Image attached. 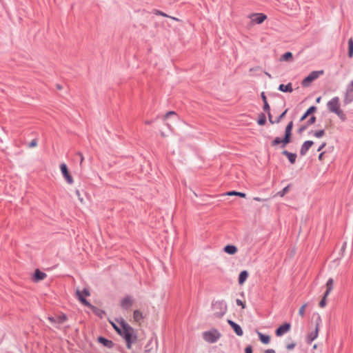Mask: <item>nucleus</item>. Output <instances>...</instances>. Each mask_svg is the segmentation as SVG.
<instances>
[{
	"instance_id": "nucleus-1",
	"label": "nucleus",
	"mask_w": 353,
	"mask_h": 353,
	"mask_svg": "<svg viewBox=\"0 0 353 353\" xmlns=\"http://www.w3.org/2000/svg\"><path fill=\"white\" fill-rule=\"evenodd\" d=\"M118 323L119 325L113 323L112 325L118 334L124 339L128 349H131L132 343L137 340V332L124 319H121Z\"/></svg>"
},
{
	"instance_id": "nucleus-2",
	"label": "nucleus",
	"mask_w": 353,
	"mask_h": 353,
	"mask_svg": "<svg viewBox=\"0 0 353 353\" xmlns=\"http://www.w3.org/2000/svg\"><path fill=\"white\" fill-rule=\"evenodd\" d=\"M327 109L336 114L342 121L346 119V116L340 108L339 99L337 97H333L327 103Z\"/></svg>"
},
{
	"instance_id": "nucleus-3",
	"label": "nucleus",
	"mask_w": 353,
	"mask_h": 353,
	"mask_svg": "<svg viewBox=\"0 0 353 353\" xmlns=\"http://www.w3.org/2000/svg\"><path fill=\"white\" fill-rule=\"evenodd\" d=\"M221 336V334L216 329H211L203 333V339L209 343H216Z\"/></svg>"
},
{
	"instance_id": "nucleus-4",
	"label": "nucleus",
	"mask_w": 353,
	"mask_h": 353,
	"mask_svg": "<svg viewBox=\"0 0 353 353\" xmlns=\"http://www.w3.org/2000/svg\"><path fill=\"white\" fill-rule=\"evenodd\" d=\"M323 73V70H314L311 72L306 77H305L301 81V85L303 87H308L311 83L316 79L320 74Z\"/></svg>"
},
{
	"instance_id": "nucleus-5",
	"label": "nucleus",
	"mask_w": 353,
	"mask_h": 353,
	"mask_svg": "<svg viewBox=\"0 0 353 353\" xmlns=\"http://www.w3.org/2000/svg\"><path fill=\"white\" fill-rule=\"evenodd\" d=\"M321 321V317H320V316H319L317 318V322H316V325L314 331L308 334V335L307 336L306 341H307V343H311L318 336L319 327V323Z\"/></svg>"
},
{
	"instance_id": "nucleus-6",
	"label": "nucleus",
	"mask_w": 353,
	"mask_h": 353,
	"mask_svg": "<svg viewBox=\"0 0 353 353\" xmlns=\"http://www.w3.org/2000/svg\"><path fill=\"white\" fill-rule=\"evenodd\" d=\"M249 17L256 24H261L267 19V16L263 13H253Z\"/></svg>"
},
{
	"instance_id": "nucleus-7",
	"label": "nucleus",
	"mask_w": 353,
	"mask_h": 353,
	"mask_svg": "<svg viewBox=\"0 0 353 353\" xmlns=\"http://www.w3.org/2000/svg\"><path fill=\"white\" fill-rule=\"evenodd\" d=\"M60 170H61V172L63 177L68 182V183L72 184L73 179H72V176L68 172L67 165L65 163H61L60 165Z\"/></svg>"
},
{
	"instance_id": "nucleus-8",
	"label": "nucleus",
	"mask_w": 353,
	"mask_h": 353,
	"mask_svg": "<svg viewBox=\"0 0 353 353\" xmlns=\"http://www.w3.org/2000/svg\"><path fill=\"white\" fill-rule=\"evenodd\" d=\"M290 330V324L288 323H285L283 325L279 327L276 330V335L277 336H281L284 334L289 332Z\"/></svg>"
},
{
	"instance_id": "nucleus-9",
	"label": "nucleus",
	"mask_w": 353,
	"mask_h": 353,
	"mask_svg": "<svg viewBox=\"0 0 353 353\" xmlns=\"http://www.w3.org/2000/svg\"><path fill=\"white\" fill-rule=\"evenodd\" d=\"M228 323L232 327L236 335L241 336L243 334V332L239 325L232 320H228Z\"/></svg>"
},
{
	"instance_id": "nucleus-10",
	"label": "nucleus",
	"mask_w": 353,
	"mask_h": 353,
	"mask_svg": "<svg viewBox=\"0 0 353 353\" xmlns=\"http://www.w3.org/2000/svg\"><path fill=\"white\" fill-rule=\"evenodd\" d=\"M293 128V122L290 121L288 123L285 128V137H284V141L285 142H290V137H291V132Z\"/></svg>"
},
{
	"instance_id": "nucleus-11",
	"label": "nucleus",
	"mask_w": 353,
	"mask_h": 353,
	"mask_svg": "<svg viewBox=\"0 0 353 353\" xmlns=\"http://www.w3.org/2000/svg\"><path fill=\"white\" fill-rule=\"evenodd\" d=\"M314 144V142L312 141H305L303 145H301V150H300V154L302 156H304L309 149L311 148V146Z\"/></svg>"
},
{
	"instance_id": "nucleus-12",
	"label": "nucleus",
	"mask_w": 353,
	"mask_h": 353,
	"mask_svg": "<svg viewBox=\"0 0 353 353\" xmlns=\"http://www.w3.org/2000/svg\"><path fill=\"white\" fill-rule=\"evenodd\" d=\"M47 276L46 274L40 271L39 269H37L34 272V274L33 276V280L35 282H39L40 281L43 280Z\"/></svg>"
},
{
	"instance_id": "nucleus-13",
	"label": "nucleus",
	"mask_w": 353,
	"mask_h": 353,
	"mask_svg": "<svg viewBox=\"0 0 353 353\" xmlns=\"http://www.w3.org/2000/svg\"><path fill=\"white\" fill-rule=\"evenodd\" d=\"M133 301L130 296H126L123 299H122L121 302V306L123 309H128L132 305Z\"/></svg>"
},
{
	"instance_id": "nucleus-14",
	"label": "nucleus",
	"mask_w": 353,
	"mask_h": 353,
	"mask_svg": "<svg viewBox=\"0 0 353 353\" xmlns=\"http://www.w3.org/2000/svg\"><path fill=\"white\" fill-rule=\"evenodd\" d=\"M334 288V280L330 278L327 280L326 283V291L325 292V296H327Z\"/></svg>"
},
{
	"instance_id": "nucleus-15",
	"label": "nucleus",
	"mask_w": 353,
	"mask_h": 353,
	"mask_svg": "<svg viewBox=\"0 0 353 353\" xmlns=\"http://www.w3.org/2000/svg\"><path fill=\"white\" fill-rule=\"evenodd\" d=\"M98 341L108 348H111L114 345V343L112 341L106 339L102 336L98 338Z\"/></svg>"
},
{
	"instance_id": "nucleus-16",
	"label": "nucleus",
	"mask_w": 353,
	"mask_h": 353,
	"mask_svg": "<svg viewBox=\"0 0 353 353\" xmlns=\"http://www.w3.org/2000/svg\"><path fill=\"white\" fill-rule=\"evenodd\" d=\"M283 154L286 156L291 163H294L296 159V154L295 153H291L287 150L283 151Z\"/></svg>"
},
{
	"instance_id": "nucleus-17",
	"label": "nucleus",
	"mask_w": 353,
	"mask_h": 353,
	"mask_svg": "<svg viewBox=\"0 0 353 353\" xmlns=\"http://www.w3.org/2000/svg\"><path fill=\"white\" fill-rule=\"evenodd\" d=\"M248 277V272L246 270L241 271L239 276V283L242 285Z\"/></svg>"
},
{
	"instance_id": "nucleus-18",
	"label": "nucleus",
	"mask_w": 353,
	"mask_h": 353,
	"mask_svg": "<svg viewBox=\"0 0 353 353\" xmlns=\"http://www.w3.org/2000/svg\"><path fill=\"white\" fill-rule=\"evenodd\" d=\"M77 297L79 300L85 305L90 306V303L84 298V295L82 294L81 291L77 290L76 292Z\"/></svg>"
},
{
	"instance_id": "nucleus-19",
	"label": "nucleus",
	"mask_w": 353,
	"mask_h": 353,
	"mask_svg": "<svg viewBox=\"0 0 353 353\" xmlns=\"http://www.w3.org/2000/svg\"><path fill=\"white\" fill-rule=\"evenodd\" d=\"M224 251L229 254H234L237 252V248L233 245H228L224 248Z\"/></svg>"
},
{
	"instance_id": "nucleus-20",
	"label": "nucleus",
	"mask_w": 353,
	"mask_h": 353,
	"mask_svg": "<svg viewBox=\"0 0 353 353\" xmlns=\"http://www.w3.org/2000/svg\"><path fill=\"white\" fill-rule=\"evenodd\" d=\"M290 142H285L284 141V138L283 139H281L280 137H276L272 143V145H279L280 143H282V147H285L288 143H289Z\"/></svg>"
},
{
	"instance_id": "nucleus-21",
	"label": "nucleus",
	"mask_w": 353,
	"mask_h": 353,
	"mask_svg": "<svg viewBox=\"0 0 353 353\" xmlns=\"http://www.w3.org/2000/svg\"><path fill=\"white\" fill-rule=\"evenodd\" d=\"M258 335L260 341L264 344H268L270 341V338L268 335L263 334L261 332H258Z\"/></svg>"
},
{
	"instance_id": "nucleus-22",
	"label": "nucleus",
	"mask_w": 353,
	"mask_h": 353,
	"mask_svg": "<svg viewBox=\"0 0 353 353\" xmlns=\"http://www.w3.org/2000/svg\"><path fill=\"white\" fill-rule=\"evenodd\" d=\"M293 59V54L291 52H285L281 57V61H292Z\"/></svg>"
},
{
	"instance_id": "nucleus-23",
	"label": "nucleus",
	"mask_w": 353,
	"mask_h": 353,
	"mask_svg": "<svg viewBox=\"0 0 353 353\" xmlns=\"http://www.w3.org/2000/svg\"><path fill=\"white\" fill-rule=\"evenodd\" d=\"M316 108L314 106H311L310 108H309L305 112V113L301 117L300 121H303V120H305L307 117V116L311 113L314 112L316 110Z\"/></svg>"
},
{
	"instance_id": "nucleus-24",
	"label": "nucleus",
	"mask_w": 353,
	"mask_h": 353,
	"mask_svg": "<svg viewBox=\"0 0 353 353\" xmlns=\"http://www.w3.org/2000/svg\"><path fill=\"white\" fill-rule=\"evenodd\" d=\"M347 55L350 58L353 57V39L350 38L348 40V53Z\"/></svg>"
},
{
	"instance_id": "nucleus-25",
	"label": "nucleus",
	"mask_w": 353,
	"mask_h": 353,
	"mask_svg": "<svg viewBox=\"0 0 353 353\" xmlns=\"http://www.w3.org/2000/svg\"><path fill=\"white\" fill-rule=\"evenodd\" d=\"M66 319H67V317L65 314L57 315V316H56L55 323L61 324L63 322H65L66 321Z\"/></svg>"
},
{
	"instance_id": "nucleus-26",
	"label": "nucleus",
	"mask_w": 353,
	"mask_h": 353,
	"mask_svg": "<svg viewBox=\"0 0 353 353\" xmlns=\"http://www.w3.org/2000/svg\"><path fill=\"white\" fill-rule=\"evenodd\" d=\"M133 318L135 321L139 322L143 319V314L139 310H135L133 314Z\"/></svg>"
},
{
	"instance_id": "nucleus-27",
	"label": "nucleus",
	"mask_w": 353,
	"mask_h": 353,
	"mask_svg": "<svg viewBox=\"0 0 353 353\" xmlns=\"http://www.w3.org/2000/svg\"><path fill=\"white\" fill-rule=\"evenodd\" d=\"M257 123L260 125H263L266 123V117L263 113L259 114Z\"/></svg>"
},
{
	"instance_id": "nucleus-28",
	"label": "nucleus",
	"mask_w": 353,
	"mask_h": 353,
	"mask_svg": "<svg viewBox=\"0 0 353 353\" xmlns=\"http://www.w3.org/2000/svg\"><path fill=\"white\" fill-rule=\"evenodd\" d=\"M227 195H229V196L235 195V196H239L241 197H245V193L240 192H236V191L229 192L227 193Z\"/></svg>"
},
{
	"instance_id": "nucleus-29",
	"label": "nucleus",
	"mask_w": 353,
	"mask_h": 353,
	"mask_svg": "<svg viewBox=\"0 0 353 353\" xmlns=\"http://www.w3.org/2000/svg\"><path fill=\"white\" fill-rule=\"evenodd\" d=\"M290 189V185H287L281 191L277 192V195L280 197H283L287 192H288Z\"/></svg>"
},
{
	"instance_id": "nucleus-30",
	"label": "nucleus",
	"mask_w": 353,
	"mask_h": 353,
	"mask_svg": "<svg viewBox=\"0 0 353 353\" xmlns=\"http://www.w3.org/2000/svg\"><path fill=\"white\" fill-rule=\"evenodd\" d=\"M307 306V303H304L299 309V314L301 317L305 316V308Z\"/></svg>"
},
{
	"instance_id": "nucleus-31",
	"label": "nucleus",
	"mask_w": 353,
	"mask_h": 353,
	"mask_svg": "<svg viewBox=\"0 0 353 353\" xmlns=\"http://www.w3.org/2000/svg\"><path fill=\"white\" fill-rule=\"evenodd\" d=\"M325 134V130H319V131H316L314 133V135L317 137V138H321L322 137L323 135Z\"/></svg>"
},
{
	"instance_id": "nucleus-32",
	"label": "nucleus",
	"mask_w": 353,
	"mask_h": 353,
	"mask_svg": "<svg viewBox=\"0 0 353 353\" xmlns=\"http://www.w3.org/2000/svg\"><path fill=\"white\" fill-rule=\"evenodd\" d=\"M326 298L327 296H325V294L323 295V299L320 301L319 302V306L321 307H325L326 304H327V302H326Z\"/></svg>"
},
{
	"instance_id": "nucleus-33",
	"label": "nucleus",
	"mask_w": 353,
	"mask_h": 353,
	"mask_svg": "<svg viewBox=\"0 0 353 353\" xmlns=\"http://www.w3.org/2000/svg\"><path fill=\"white\" fill-rule=\"evenodd\" d=\"M277 88H292V83H288L286 85L281 83L280 85H279Z\"/></svg>"
},
{
	"instance_id": "nucleus-34",
	"label": "nucleus",
	"mask_w": 353,
	"mask_h": 353,
	"mask_svg": "<svg viewBox=\"0 0 353 353\" xmlns=\"http://www.w3.org/2000/svg\"><path fill=\"white\" fill-rule=\"evenodd\" d=\"M176 116V114L175 113V112L174 111H170L168 112H167L164 116H163V118L164 119H168L170 116Z\"/></svg>"
},
{
	"instance_id": "nucleus-35",
	"label": "nucleus",
	"mask_w": 353,
	"mask_h": 353,
	"mask_svg": "<svg viewBox=\"0 0 353 353\" xmlns=\"http://www.w3.org/2000/svg\"><path fill=\"white\" fill-rule=\"evenodd\" d=\"M37 145V139H32L28 144L29 148H34Z\"/></svg>"
},
{
	"instance_id": "nucleus-36",
	"label": "nucleus",
	"mask_w": 353,
	"mask_h": 353,
	"mask_svg": "<svg viewBox=\"0 0 353 353\" xmlns=\"http://www.w3.org/2000/svg\"><path fill=\"white\" fill-rule=\"evenodd\" d=\"M316 121V117L314 116H312L310 119L307 121V125H310L312 124H313Z\"/></svg>"
},
{
	"instance_id": "nucleus-37",
	"label": "nucleus",
	"mask_w": 353,
	"mask_h": 353,
	"mask_svg": "<svg viewBox=\"0 0 353 353\" xmlns=\"http://www.w3.org/2000/svg\"><path fill=\"white\" fill-rule=\"evenodd\" d=\"M263 110L268 113L270 112V108L268 102L263 103Z\"/></svg>"
},
{
	"instance_id": "nucleus-38",
	"label": "nucleus",
	"mask_w": 353,
	"mask_h": 353,
	"mask_svg": "<svg viewBox=\"0 0 353 353\" xmlns=\"http://www.w3.org/2000/svg\"><path fill=\"white\" fill-rule=\"evenodd\" d=\"M154 14L156 15H161V16H163V17H168V15L166 14L165 13H164L162 11H160V10H154Z\"/></svg>"
},
{
	"instance_id": "nucleus-39",
	"label": "nucleus",
	"mask_w": 353,
	"mask_h": 353,
	"mask_svg": "<svg viewBox=\"0 0 353 353\" xmlns=\"http://www.w3.org/2000/svg\"><path fill=\"white\" fill-rule=\"evenodd\" d=\"M287 111L288 110H285L283 113L280 114V116L276 119V123L280 122V121L285 117V114L287 113Z\"/></svg>"
},
{
	"instance_id": "nucleus-40",
	"label": "nucleus",
	"mask_w": 353,
	"mask_h": 353,
	"mask_svg": "<svg viewBox=\"0 0 353 353\" xmlns=\"http://www.w3.org/2000/svg\"><path fill=\"white\" fill-rule=\"evenodd\" d=\"M236 305L241 306L242 308H245V304L240 299H236Z\"/></svg>"
},
{
	"instance_id": "nucleus-41",
	"label": "nucleus",
	"mask_w": 353,
	"mask_h": 353,
	"mask_svg": "<svg viewBox=\"0 0 353 353\" xmlns=\"http://www.w3.org/2000/svg\"><path fill=\"white\" fill-rule=\"evenodd\" d=\"M81 292L85 296H90V292L87 288H84Z\"/></svg>"
},
{
	"instance_id": "nucleus-42",
	"label": "nucleus",
	"mask_w": 353,
	"mask_h": 353,
	"mask_svg": "<svg viewBox=\"0 0 353 353\" xmlns=\"http://www.w3.org/2000/svg\"><path fill=\"white\" fill-rule=\"evenodd\" d=\"M77 155H78L79 157V159H80V164L82 163L84 158H83V154L81 152H78L77 153Z\"/></svg>"
},
{
	"instance_id": "nucleus-43",
	"label": "nucleus",
	"mask_w": 353,
	"mask_h": 353,
	"mask_svg": "<svg viewBox=\"0 0 353 353\" xmlns=\"http://www.w3.org/2000/svg\"><path fill=\"white\" fill-rule=\"evenodd\" d=\"M245 353H252V348L250 345H248L245 347Z\"/></svg>"
},
{
	"instance_id": "nucleus-44",
	"label": "nucleus",
	"mask_w": 353,
	"mask_h": 353,
	"mask_svg": "<svg viewBox=\"0 0 353 353\" xmlns=\"http://www.w3.org/2000/svg\"><path fill=\"white\" fill-rule=\"evenodd\" d=\"M307 128V125H303L301 126L299 130V133H301L302 132L305 131L306 130V128Z\"/></svg>"
},
{
	"instance_id": "nucleus-45",
	"label": "nucleus",
	"mask_w": 353,
	"mask_h": 353,
	"mask_svg": "<svg viewBox=\"0 0 353 353\" xmlns=\"http://www.w3.org/2000/svg\"><path fill=\"white\" fill-rule=\"evenodd\" d=\"M261 98H262V100H263V103L268 102L267 101V98H266L265 94V93L263 92H261Z\"/></svg>"
},
{
	"instance_id": "nucleus-46",
	"label": "nucleus",
	"mask_w": 353,
	"mask_h": 353,
	"mask_svg": "<svg viewBox=\"0 0 353 353\" xmlns=\"http://www.w3.org/2000/svg\"><path fill=\"white\" fill-rule=\"evenodd\" d=\"M75 193H76L77 196H78L79 199L80 200V201L82 202L83 201V198L81 197V194H80L79 190H77Z\"/></svg>"
},
{
	"instance_id": "nucleus-47",
	"label": "nucleus",
	"mask_w": 353,
	"mask_h": 353,
	"mask_svg": "<svg viewBox=\"0 0 353 353\" xmlns=\"http://www.w3.org/2000/svg\"><path fill=\"white\" fill-rule=\"evenodd\" d=\"M294 347H295V344H294V343H290V344H288V345H287V348H288V350H292V349H293Z\"/></svg>"
},
{
	"instance_id": "nucleus-48",
	"label": "nucleus",
	"mask_w": 353,
	"mask_h": 353,
	"mask_svg": "<svg viewBox=\"0 0 353 353\" xmlns=\"http://www.w3.org/2000/svg\"><path fill=\"white\" fill-rule=\"evenodd\" d=\"M252 71H260V72H261L262 69L260 67H256L255 68H251L250 69V72H252Z\"/></svg>"
},
{
	"instance_id": "nucleus-49",
	"label": "nucleus",
	"mask_w": 353,
	"mask_h": 353,
	"mask_svg": "<svg viewBox=\"0 0 353 353\" xmlns=\"http://www.w3.org/2000/svg\"><path fill=\"white\" fill-rule=\"evenodd\" d=\"M325 145H326V143H325V142H324V143H322V144L319 147V148H318V150H318L319 152V151H321V150H323V149L325 148Z\"/></svg>"
},
{
	"instance_id": "nucleus-50",
	"label": "nucleus",
	"mask_w": 353,
	"mask_h": 353,
	"mask_svg": "<svg viewBox=\"0 0 353 353\" xmlns=\"http://www.w3.org/2000/svg\"><path fill=\"white\" fill-rule=\"evenodd\" d=\"M48 319H49V321H51L52 323H55L56 316H49V317H48Z\"/></svg>"
},
{
	"instance_id": "nucleus-51",
	"label": "nucleus",
	"mask_w": 353,
	"mask_h": 353,
	"mask_svg": "<svg viewBox=\"0 0 353 353\" xmlns=\"http://www.w3.org/2000/svg\"><path fill=\"white\" fill-rule=\"evenodd\" d=\"M268 117H269V121H270V122L271 123H275L276 121H272V115H271L270 112L268 113Z\"/></svg>"
},
{
	"instance_id": "nucleus-52",
	"label": "nucleus",
	"mask_w": 353,
	"mask_h": 353,
	"mask_svg": "<svg viewBox=\"0 0 353 353\" xmlns=\"http://www.w3.org/2000/svg\"><path fill=\"white\" fill-rule=\"evenodd\" d=\"M254 201H260V202H261V201H264V199H261V198H260V197H254Z\"/></svg>"
},
{
	"instance_id": "nucleus-53",
	"label": "nucleus",
	"mask_w": 353,
	"mask_h": 353,
	"mask_svg": "<svg viewBox=\"0 0 353 353\" xmlns=\"http://www.w3.org/2000/svg\"><path fill=\"white\" fill-rule=\"evenodd\" d=\"M265 353H276L275 351L272 349H268L265 351Z\"/></svg>"
},
{
	"instance_id": "nucleus-54",
	"label": "nucleus",
	"mask_w": 353,
	"mask_h": 353,
	"mask_svg": "<svg viewBox=\"0 0 353 353\" xmlns=\"http://www.w3.org/2000/svg\"><path fill=\"white\" fill-rule=\"evenodd\" d=\"M347 88H353V80L350 83V84L347 85Z\"/></svg>"
},
{
	"instance_id": "nucleus-55",
	"label": "nucleus",
	"mask_w": 353,
	"mask_h": 353,
	"mask_svg": "<svg viewBox=\"0 0 353 353\" xmlns=\"http://www.w3.org/2000/svg\"><path fill=\"white\" fill-rule=\"evenodd\" d=\"M323 154H324V152H321V153L319 155V160H322Z\"/></svg>"
},
{
	"instance_id": "nucleus-56",
	"label": "nucleus",
	"mask_w": 353,
	"mask_h": 353,
	"mask_svg": "<svg viewBox=\"0 0 353 353\" xmlns=\"http://www.w3.org/2000/svg\"><path fill=\"white\" fill-rule=\"evenodd\" d=\"M281 90L284 92H291L293 90Z\"/></svg>"
},
{
	"instance_id": "nucleus-57",
	"label": "nucleus",
	"mask_w": 353,
	"mask_h": 353,
	"mask_svg": "<svg viewBox=\"0 0 353 353\" xmlns=\"http://www.w3.org/2000/svg\"><path fill=\"white\" fill-rule=\"evenodd\" d=\"M57 88L60 89V88H62V87L59 84H57Z\"/></svg>"
},
{
	"instance_id": "nucleus-58",
	"label": "nucleus",
	"mask_w": 353,
	"mask_h": 353,
	"mask_svg": "<svg viewBox=\"0 0 353 353\" xmlns=\"http://www.w3.org/2000/svg\"><path fill=\"white\" fill-rule=\"evenodd\" d=\"M352 91H353V90H352V89L349 90L347 92V94H350Z\"/></svg>"
},
{
	"instance_id": "nucleus-59",
	"label": "nucleus",
	"mask_w": 353,
	"mask_h": 353,
	"mask_svg": "<svg viewBox=\"0 0 353 353\" xmlns=\"http://www.w3.org/2000/svg\"><path fill=\"white\" fill-rule=\"evenodd\" d=\"M145 123H146V124H150V123H151V121H145Z\"/></svg>"
},
{
	"instance_id": "nucleus-60",
	"label": "nucleus",
	"mask_w": 353,
	"mask_h": 353,
	"mask_svg": "<svg viewBox=\"0 0 353 353\" xmlns=\"http://www.w3.org/2000/svg\"><path fill=\"white\" fill-rule=\"evenodd\" d=\"M265 74L268 76L269 77H271L270 74L268 72H265Z\"/></svg>"
},
{
	"instance_id": "nucleus-61",
	"label": "nucleus",
	"mask_w": 353,
	"mask_h": 353,
	"mask_svg": "<svg viewBox=\"0 0 353 353\" xmlns=\"http://www.w3.org/2000/svg\"><path fill=\"white\" fill-rule=\"evenodd\" d=\"M225 310L221 312V315H220V316H222L223 314H225Z\"/></svg>"
},
{
	"instance_id": "nucleus-62",
	"label": "nucleus",
	"mask_w": 353,
	"mask_h": 353,
	"mask_svg": "<svg viewBox=\"0 0 353 353\" xmlns=\"http://www.w3.org/2000/svg\"><path fill=\"white\" fill-rule=\"evenodd\" d=\"M320 99H321V97L317 98L316 101H317V102H319V101H320Z\"/></svg>"
},
{
	"instance_id": "nucleus-63",
	"label": "nucleus",
	"mask_w": 353,
	"mask_h": 353,
	"mask_svg": "<svg viewBox=\"0 0 353 353\" xmlns=\"http://www.w3.org/2000/svg\"><path fill=\"white\" fill-rule=\"evenodd\" d=\"M345 101H346L347 103H348L347 99H345ZM350 101H351V100H350V101H349V102H350Z\"/></svg>"
}]
</instances>
